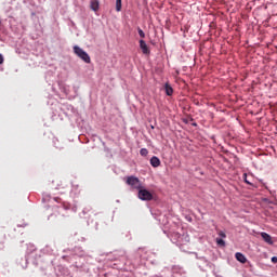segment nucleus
Returning a JSON list of instances; mask_svg holds the SVG:
<instances>
[{"label":"nucleus","instance_id":"9d476101","mask_svg":"<svg viewBox=\"0 0 277 277\" xmlns=\"http://www.w3.org/2000/svg\"><path fill=\"white\" fill-rule=\"evenodd\" d=\"M122 10V0H116V11L120 12Z\"/></svg>","mask_w":277,"mask_h":277},{"label":"nucleus","instance_id":"f03ea898","mask_svg":"<svg viewBox=\"0 0 277 277\" xmlns=\"http://www.w3.org/2000/svg\"><path fill=\"white\" fill-rule=\"evenodd\" d=\"M126 183L129 185L132 189H137V192L143 187L142 181H140L138 177H135L133 175L126 177Z\"/></svg>","mask_w":277,"mask_h":277},{"label":"nucleus","instance_id":"f257e3e1","mask_svg":"<svg viewBox=\"0 0 277 277\" xmlns=\"http://www.w3.org/2000/svg\"><path fill=\"white\" fill-rule=\"evenodd\" d=\"M74 53H75V55H77V57L82 60V62H84L85 64H90V62H91L90 54H88V52H85L79 45L74 47Z\"/></svg>","mask_w":277,"mask_h":277},{"label":"nucleus","instance_id":"9b49d317","mask_svg":"<svg viewBox=\"0 0 277 277\" xmlns=\"http://www.w3.org/2000/svg\"><path fill=\"white\" fill-rule=\"evenodd\" d=\"M140 155H141V157H148V149L142 148V149L140 150Z\"/></svg>","mask_w":277,"mask_h":277},{"label":"nucleus","instance_id":"ddd939ff","mask_svg":"<svg viewBox=\"0 0 277 277\" xmlns=\"http://www.w3.org/2000/svg\"><path fill=\"white\" fill-rule=\"evenodd\" d=\"M216 243L217 246H222V247L226 246V242L222 238H216Z\"/></svg>","mask_w":277,"mask_h":277},{"label":"nucleus","instance_id":"7ed1b4c3","mask_svg":"<svg viewBox=\"0 0 277 277\" xmlns=\"http://www.w3.org/2000/svg\"><path fill=\"white\" fill-rule=\"evenodd\" d=\"M137 196L140 198V200H146V201L153 200V193H150L148 189L144 188V186L138 190Z\"/></svg>","mask_w":277,"mask_h":277},{"label":"nucleus","instance_id":"6e6552de","mask_svg":"<svg viewBox=\"0 0 277 277\" xmlns=\"http://www.w3.org/2000/svg\"><path fill=\"white\" fill-rule=\"evenodd\" d=\"M164 92L167 96H172V94H174V89H172V85H170V83L167 82L164 84Z\"/></svg>","mask_w":277,"mask_h":277},{"label":"nucleus","instance_id":"39448f33","mask_svg":"<svg viewBox=\"0 0 277 277\" xmlns=\"http://www.w3.org/2000/svg\"><path fill=\"white\" fill-rule=\"evenodd\" d=\"M261 237L266 243H268L269 246H274V240L272 239V236L269 234L262 232Z\"/></svg>","mask_w":277,"mask_h":277},{"label":"nucleus","instance_id":"a211bd4d","mask_svg":"<svg viewBox=\"0 0 277 277\" xmlns=\"http://www.w3.org/2000/svg\"><path fill=\"white\" fill-rule=\"evenodd\" d=\"M4 60H3V55L0 54V64H3Z\"/></svg>","mask_w":277,"mask_h":277},{"label":"nucleus","instance_id":"dca6fc26","mask_svg":"<svg viewBox=\"0 0 277 277\" xmlns=\"http://www.w3.org/2000/svg\"><path fill=\"white\" fill-rule=\"evenodd\" d=\"M217 235H219V237H222L223 239H226V233L220 230V232L217 233Z\"/></svg>","mask_w":277,"mask_h":277},{"label":"nucleus","instance_id":"423d86ee","mask_svg":"<svg viewBox=\"0 0 277 277\" xmlns=\"http://www.w3.org/2000/svg\"><path fill=\"white\" fill-rule=\"evenodd\" d=\"M90 8L91 10H93V12H98V8H101V3L98 2V0H91Z\"/></svg>","mask_w":277,"mask_h":277},{"label":"nucleus","instance_id":"2eb2a0df","mask_svg":"<svg viewBox=\"0 0 277 277\" xmlns=\"http://www.w3.org/2000/svg\"><path fill=\"white\" fill-rule=\"evenodd\" d=\"M138 36L141 38H146V34H144V30H142L141 28H138Z\"/></svg>","mask_w":277,"mask_h":277},{"label":"nucleus","instance_id":"20e7f679","mask_svg":"<svg viewBox=\"0 0 277 277\" xmlns=\"http://www.w3.org/2000/svg\"><path fill=\"white\" fill-rule=\"evenodd\" d=\"M140 48L142 50V52L144 53V55H150V50L148 49V45L146 44V41L144 40H140Z\"/></svg>","mask_w":277,"mask_h":277},{"label":"nucleus","instance_id":"4468645a","mask_svg":"<svg viewBox=\"0 0 277 277\" xmlns=\"http://www.w3.org/2000/svg\"><path fill=\"white\" fill-rule=\"evenodd\" d=\"M243 180H245V183H247V185H252V183H250V180H248L247 173L243 174Z\"/></svg>","mask_w":277,"mask_h":277},{"label":"nucleus","instance_id":"1a4fd4ad","mask_svg":"<svg viewBox=\"0 0 277 277\" xmlns=\"http://www.w3.org/2000/svg\"><path fill=\"white\" fill-rule=\"evenodd\" d=\"M235 256H236V260L239 261V263H246L248 261V259H246V255H243L240 252H237Z\"/></svg>","mask_w":277,"mask_h":277},{"label":"nucleus","instance_id":"f3484780","mask_svg":"<svg viewBox=\"0 0 277 277\" xmlns=\"http://www.w3.org/2000/svg\"><path fill=\"white\" fill-rule=\"evenodd\" d=\"M272 263H277V256L272 258Z\"/></svg>","mask_w":277,"mask_h":277},{"label":"nucleus","instance_id":"0eeeda50","mask_svg":"<svg viewBox=\"0 0 277 277\" xmlns=\"http://www.w3.org/2000/svg\"><path fill=\"white\" fill-rule=\"evenodd\" d=\"M150 166L153 168H159V166H161V160H159L158 157L154 156L150 158Z\"/></svg>","mask_w":277,"mask_h":277},{"label":"nucleus","instance_id":"f8f14e48","mask_svg":"<svg viewBox=\"0 0 277 277\" xmlns=\"http://www.w3.org/2000/svg\"><path fill=\"white\" fill-rule=\"evenodd\" d=\"M173 237H175V238H173V241L175 243H180L181 242V234H174Z\"/></svg>","mask_w":277,"mask_h":277}]
</instances>
